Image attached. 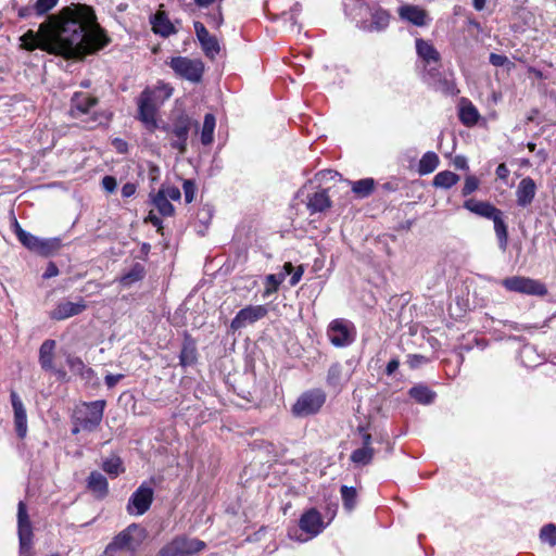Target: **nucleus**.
Instances as JSON below:
<instances>
[{
	"label": "nucleus",
	"mask_w": 556,
	"mask_h": 556,
	"mask_svg": "<svg viewBox=\"0 0 556 556\" xmlns=\"http://www.w3.org/2000/svg\"><path fill=\"white\" fill-rule=\"evenodd\" d=\"M21 40L27 50L38 48L65 59L93 53L109 42L93 8L83 3H71L48 15L37 31H26Z\"/></svg>",
	"instance_id": "f257e3e1"
},
{
	"label": "nucleus",
	"mask_w": 556,
	"mask_h": 556,
	"mask_svg": "<svg viewBox=\"0 0 556 556\" xmlns=\"http://www.w3.org/2000/svg\"><path fill=\"white\" fill-rule=\"evenodd\" d=\"M12 229L17 237L18 241L30 252L37 253L41 256H50L55 254L61 248V241L58 238L41 239L24 230L14 218Z\"/></svg>",
	"instance_id": "f03ea898"
},
{
	"label": "nucleus",
	"mask_w": 556,
	"mask_h": 556,
	"mask_svg": "<svg viewBox=\"0 0 556 556\" xmlns=\"http://www.w3.org/2000/svg\"><path fill=\"white\" fill-rule=\"evenodd\" d=\"M105 404L104 400L81 403L74 410L73 422L80 425L84 431H94L102 421Z\"/></svg>",
	"instance_id": "7ed1b4c3"
},
{
	"label": "nucleus",
	"mask_w": 556,
	"mask_h": 556,
	"mask_svg": "<svg viewBox=\"0 0 556 556\" xmlns=\"http://www.w3.org/2000/svg\"><path fill=\"white\" fill-rule=\"evenodd\" d=\"M206 544L195 538L178 535L166 543L157 556H193L205 549Z\"/></svg>",
	"instance_id": "20e7f679"
},
{
	"label": "nucleus",
	"mask_w": 556,
	"mask_h": 556,
	"mask_svg": "<svg viewBox=\"0 0 556 556\" xmlns=\"http://www.w3.org/2000/svg\"><path fill=\"white\" fill-rule=\"evenodd\" d=\"M167 64L179 78L193 84H199L202 80L204 63L200 59L173 56Z\"/></svg>",
	"instance_id": "39448f33"
},
{
	"label": "nucleus",
	"mask_w": 556,
	"mask_h": 556,
	"mask_svg": "<svg viewBox=\"0 0 556 556\" xmlns=\"http://www.w3.org/2000/svg\"><path fill=\"white\" fill-rule=\"evenodd\" d=\"M17 535L20 556H34L33 526L27 513V506L23 501H20L17 505Z\"/></svg>",
	"instance_id": "423d86ee"
},
{
	"label": "nucleus",
	"mask_w": 556,
	"mask_h": 556,
	"mask_svg": "<svg viewBox=\"0 0 556 556\" xmlns=\"http://www.w3.org/2000/svg\"><path fill=\"white\" fill-rule=\"evenodd\" d=\"M191 127V118L188 115L181 113L176 116L170 124L163 125L162 129L173 137L170 140V147L175 150H178L180 154H185L187 151V140Z\"/></svg>",
	"instance_id": "0eeeda50"
},
{
	"label": "nucleus",
	"mask_w": 556,
	"mask_h": 556,
	"mask_svg": "<svg viewBox=\"0 0 556 556\" xmlns=\"http://www.w3.org/2000/svg\"><path fill=\"white\" fill-rule=\"evenodd\" d=\"M329 341L337 348H344L352 344L356 338L354 324L344 318L332 320L327 328Z\"/></svg>",
	"instance_id": "6e6552de"
},
{
	"label": "nucleus",
	"mask_w": 556,
	"mask_h": 556,
	"mask_svg": "<svg viewBox=\"0 0 556 556\" xmlns=\"http://www.w3.org/2000/svg\"><path fill=\"white\" fill-rule=\"evenodd\" d=\"M153 498L152 482H143L129 497L126 510L131 516H141L150 509Z\"/></svg>",
	"instance_id": "1a4fd4ad"
},
{
	"label": "nucleus",
	"mask_w": 556,
	"mask_h": 556,
	"mask_svg": "<svg viewBox=\"0 0 556 556\" xmlns=\"http://www.w3.org/2000/svg\"><path fill=\"white\" fill-rule=\"evenodd\" d=\"M326 401L324 391L319 389L311 390L303 393L292 407L295 416L305 417L316 414Z\"/></svg>",
	"instance_id": "9d476101"
},
{
	"label": "nucleus",
	"mask_w": 556,
	"mask_h": 556,
	"mask_svg": "<svg viewBox=\"0 0 556 556\" xmlns=\"http://www.w3.org/2000/svg\"><path fill=\"white\" fill-rule=\"evenodd\" d=\"M501 285L508 291L529 295H545L547 293V289L542 282L528 277H508L503 279Z\"/></svg>",
	"instance_id": "9b49d317"
},
{
	"label": "nucleus",
	"mask_w": 556,
	"mask_h": 556,
	"mask_svg": "<svg viewBox=\"0 0 556 556\" xmlns=\"http://www.w3.org/2000/svg\"><path fill=\"white\" fill-rule=\"evenodd\" d=\"M300 529L305 532L307 535L305 538L296 536L291 530L289 531V536L294 538L300 542H306L307 540L318 535L324 529V521L320 513L311 508L305 511L299 521Z\"/></svg>",
	"instance_id": "f8f14e48"
},
{
	"label": "nucleus",
	"mask_w": 556,
	"mask_h": 556,
	"mask_svg": "<svg viewBox=\"0 0 556 556\" xmlns=\"http://www.w3.org/2000/svg\"><path fill=\"white\" fill-rule=\"evenodd\" d=\"M267 314L268 309L265 305H249L237 313L230 323V329L237 331L247 325L263 319Z\"/></svg>",
	"instance_id": "ddd939ff"
},
{
	"label": "nucleus",
	"mask_w": 556,
	"mask_h": 556,
	"mask_svg": "<svg viewBox=\"0 0 556 556\" xmlns=\"http://www.w3.org/2000/svg\"><path fill=\"white\" fill-rule=\"evenodd\" d=\"M147 530L139 523H131L114 536L117 542L124 544L128 549L137 554V551L147 539Z\"/></svg>",
	"instance_id": "4468645a"
},
{
	"label": "nucleus",
	"mask_w": 556,
	"mask_h": 556,
	"mask_svg": "<svg viewBox=\"0 0 556 556\" xmlns=\"http://www.w3.org/2000/svg\"><path fill=\"white\" fill-rule=\"evenodd\" d=\"M56 342L52 339H47L39 348V364L45 371L54 372L59 378L64 379L66 372L62 368H56L54 365V350Z\"/></svg>",
	"instance_id": "2eb2a0df"
},
{
	"label": "nucleus",
	"mask_w": 556,
	"mask_h": 556,
	"mask_svg": "<svg viewBox=\"0 0 556 556\" xmlns=\"http://www.w3.org/2000/svg\"><path fill=\"white\" fill-rule=\"evenodd\" d=\"M86 308L87 304L83 298H79L77 302L60 301L49 313V317L53 320H64L81 314Z\"/></svg>",
	"instance_id": "dca6fc26"
},
{
	"label": "nucleus",
	"mask_w": 556,
	"mask_h": 556,
	"mask_svg": "<svg viewBox=\"0 0 556 556\" xmlns=\"http://www.w3.org/2000/svg\"><path fill=\"white\" fill-rule=\"evenodd\" d=\"M159 108L160 106L148 97V93L141 92L138 100V116L151 131L157 127L156 112Z\"/></svg>",
	"instance_id": "f3484780"
},
{
	"label": "nucleus",
	"mask_w": 556,
	"mask_h": 556,
	"mask_svg": "<svg viewBox=\"0 0 556 556\" xmlns=\"http://www.w3.org/2000/svg\"><path fill=\"white\" fill-rule=\"evenodd\" d=\"M397 14L402 21L408 22L414 26L424 27L428 25L431 18L428 12L416 4H403L397 9Z\"/></svg>",
	"instance_id": "a211bd4d"
},
{
	"label": "nucleus",
	"mask_w": 556,
	"mask_h": 556,
	"mask_svg": "<svg viewBox=\"0 0 556 556\" xmlns=\"http://www.w3.org/2000/svg\"><path fill=\"white\" fill-rule=\"evenodd\" d=\"M194 30L204 54L212 60L215 59L220 50L216 37L212 36L201 22H194Z\"/></svg>",
	"instance_id": "6ab92c4d"
},
{
	"label": "nucleus",
	"mask_w": 556,
	"mask_h": 556,
	"mask_svg": "<svg viewBox=\"0 0 556 556\" xmlns=\"http://www.w3.org/2000/svg\"><path fill=\"white\" fill-rule=\"evenodd\" d=\"M98 103L96 97L85 92H75L71 100V115L74 118H80L91 113V109Z\"/></svg>",
	"instance_id": "aec40b11"
},
{
	"label": "nucleus",
	"mask_w": 556,
	"mask_h": 556,
	"mask_svg": "<svg viewBox=\"0 0 556 556\" xmlns=\"http://www.w3.org/2000/svg\"><path fill=\"white\" fill-rule=\"evenodd\" d=\"M11 403L14 410V425L16 433L20 438H24L27 432V415L26 409L18 394L15 391L11 392Z\"/></svg>",
	"instance_id": "412c9836"
},
{
	"label": "nucleus",
	"mask_w": 556,
	"mask_h": 556,
	"mask_svg": "<svg viewBox=\"0 0 556 556\" xmlns=\"http://www.w3.org/2000/svg\"><path fill=\"white\" fill-rule=\"evenodd\" d=\"M536 193V185L530 177L520 180L516 190L517 204L521 207L530 205Z\"/></svg>",
	"instance_id": "4be33fe9"
},
{
	"label": "nucleus",
	"mask_w": 556,
	"mask_h": 556,
	"mask_svg": "<svg viewBox=\"0 0 556 556\" xmlns=\"http://www.w3.org/2000/svg\"><path fill=\"white\" fill-rule=\"evenodd\" d=\"M464 207L481 217L493 219L498 216L502 211L495 207L493 204L486 201L467 200L464 203Z\"/></svg>",
	"instance_id": "5701e85b"
},
{
	"label": "nucleus",
	"mask_w": 556,
	"mask_h": 556,
	"mask_svg": "<svg viewBox=\"0 0 556 556\" xmlns=\"http://www.w3.org/2000/svg\"><path fill=\"white\" fill-rule=\"evenodd\" d=\"M458 117L465 126L472 127L478 123L480 114L471 101L462 98L458 105Z\"/></svg>",
	"instance_id": "b1692460"
},
{
	"label": "nucleus",
	"mask_w": 556,
	"mask_h": 556,
	"mask_svg": "<svg viewBox=\"0 0 556 556\" xmlns=\"http://www.w3.org/2000/svg\"><path fill=\"white\" fill-rule=\"evenodd\" d=\"M151 24L153 31L163 37H168L177 31L174 24L170 22L164 11H157L151 17Z\"/></svg>",
	"instance_id": "393cba45"
},
{
	"label": "nucleus",
	"mask_w": 556,
	"mask_h": 556,
	"mask_svg": "<svg viewBox=\"0 0 556 556\" xmlns=\"http://www.w3.org/2000/svg\"><path fill=\"white\" fill-rule=\"evenodd\" d=\"M87 488L96 494L98 498H104L109 493V483L106 478L99 471L90 472L87 479Z\"/></svg>",
	"instance_id": "a878e982"
},
{
	"label": "nucleus",
	"mask_w": 556,
	"mask_h": 556,
	"mask_svg": "<svg viewBox=\"0 0 556 556\" xmlns=\"http://www.w3.org/2000/svg\"><path fill=\"white\" fill-rule=\"evenodd\" d=\"M416 51L427 65L440 62V53L432 43L421 38L416 39Z\"/></svg>",
	"instance_id": "bb28decb"
},
{
	"label": "nucleus",
	"mask_w": 556,
	"mask_h": 556,
	"mask_svg": "<svg viewBox=\"0 0 556 556\" xmlns=\"http://www.w3.org/2000/svg\"><path fill=\"white\" fill-rule=\"evenodd\" d=\"M331 206V201L326 190L315 192L308 198L307 208L313 213H320Z\"/></svg>",
	"instance_id": "cd10ccee"
},
{
	"label": "nucleus",
	"mask_w": 556,
	"mask_h": 556,
	"mask_svg": "<svg viewBox=\"0 0 556 556\" xmlns=\"http://www.w3.org/2000/svg\"><path fill=\"white\" fill-rule=\"evenodd\" d=\"M143 93H148V97L161 106L167 99L173 94V87L168 84L161 83L153 89H144Z\"/></svg>",
	"instance_id": "c85d7f7f"
},
{
	"label": "nucleus",
	"mask_w": 556,
	"mask_h": 556,
	"mask_svg": "<svg viewBox=\"0 0 556 556\" xmlns=\"http://www.w3.org/2000/svg\"><path fill=\"white\" fill-rule=\"evenodd\" d=\"M494 224V231L498 241L500 249L505 252L508 245V230L504 220V213H498L496 218L492 219Z\"/></svg>",
	"instance_id": "c756f323"
},
{
	"label": "nucleus",
	"mask_w": 556,
	"mask_h": 556,
	"mask_svg": "<svg viewBox=\"0 0 556 556\" xmlns=\"http://www.w3.org/2000/svg\"><path fill=\"white\" fill-rule=\"evenodd\" d=\"M146 275L144 266L140 263H136L131 268L119 278V283L123 287H130L135 282L143 279Z\"/></svg>",
	"instance_id": "7c9ffc66"
},
{
	"label": "nucleus",
	"mask_w": 556,
	"mask_h": 556,
	"mask_svg": "<svg viewBox=\"0 0 556 556\" xmlns=\"http://www.w3.org/2000/svg\"><path fill=\"white\" fill-rule=\"evenodd\" d=\"M197 362V348L192 340L186 339L184 341L180 355L179 364L182 367L191 366Z\"/></svg>",
	"instance_id": "2f4dec72"
},
{
	"label": "nucleus",
	"mask_w": 556,
	"mask_h": 556,
	"mask_svg": "<svg viewBox=\"0 0 556 556\" xmlns=\"http://www.w3.org/2000/svg\"><path fill=\"white\" fill-rule=\"evenodd\" d=\"M409 395L419 404H431L434 401L435 392L428 387L419 384L409 390Z\"/></svg>",
	"instance_id": "473e14b6"
},
{
	"label": "nucleus",
	"mask_w": 556,
	"mask_h": 556,
	"mask_svg": "<svg viewBox=\"0 0 556 556\" xmlns=\"http://www.w3.org/2000/svg\"><path fill=\"white\" fill-rule=\"evenodd\" d=\"M102 469L111 478H116L125 471L123 462L117 455H112L111 457L104 459L102 463Z\"/></svg>",
	"instance_id": "72a5a7b5"
},
{
	"label": "nucleus",
	"mask_w": 556,
	"mask_h": 556,
	"mask_svg": "<svg viewBox=\"0 0 556 556\" xmlns=\"http://www.w3.org/2000/svg\"><path fill=\"white\" fill-rule=\"evenodd\" d=\"M459 180V176L450 170H443L438 173L433 178V186L438 188L448 189L456 185Z\"/></svg>",
	"instance_id": "f704fd0d"
},
{
	"label": "nucleus",
	"mask_w": 556,
	"mask_h": 556,
	"mask_svg": "<svg viewBox=\"0 0 556 556\" xmlns=\"http://www.w3.org/2000/svg\"><path fill=\"white\" fill-rule=\"evenodd\" d=\"M152 203L162 216H172L175 212L173 204L163 192L157 191L152 198Z\"/></svg>",
	"instance_id": "c9c22d12"
},
{
	"label": "nucleus",
	"mask_w": 556,
	"mask_h": 556,
	"mask_svg": "<svg viewBox=\"0 0 556 556\" xmlns=\"http://www.w3.org/2000/svg\"><path fill=\"white\" fill-rule=\"evenodd\" d=\"M439 157L434 152H427L419 161L418 172L421 175L432 173L439 165Z\"/></svg>",
	"instance_id": "e433bc0d"
},
{
	"label": "nucleus",
	"mask_w": 556,
	"mask_h": 556,
	"mask_svg": "<svg viewBox=\"0 0 556 556\" xmlns=\"http://www.w3.org/2000/svg\"><path fill=\"white\" fill-rule=\"evenodd\" d=\"M346 377L343 375V368L340 364L336 363L329 367L327 375V382L333 388H341L345 382Z\"/></svg>",
	"instance_id": "4c0bfd02"
},
{
	"label": "nucleus",
	"mask_w": 556,
	"mask_h": 556,
	"mask_svg": "<svg viewBox=\"0 0 556 556\" xmlns=\"http://www.w3.org/2000/svg\"><path fill=\"white\" fill-rule=\"evenodd\" d=\"M374 458V448L370 446H363L361 448H356L351 454V462L356 465H368L371 463Z\"/></svg>",
	"instance_id": "58836bf2"
},
{
	"label": "nucleus",
	"mask_w": 556,
	"mask_h": 556,
	"mask_svg": "<svg viewBox=\"0 0 556 556\" xmlns=\"http://www.w3.org/2000/svg\"><path fill=\"white\" fill-rule=\"evenodd\" d=\"M214 129H215V117L213 114L208 113L204 116L202 131H201V142L204 146L212 143Z\"/></svg>",
	"instance_id": "ea45409f"
},
{
	"label": "nucleus",
	"mask_w": 556,
	"mask_h": 556,
	"mask_svg": "<svg viewBox=\"0 0 556 556\" xmlns=\"http://www.w3.org/2000/svg\"><path fill=\"white\" fill-rule=\"evenodd\" d=\"M66 363L70 369L76 375H80L81 377L88 378L90 375L93 374V370L89 367H86L81 358L77 356L68 355L66 358Z\"/></svg>",
	"instance_id": "a19ab883"
},
{
	"label": "nucleus",
	"mask_w": 556,
	"mask_h": 556,
	"mask_svg": "<svg viewBox=\"0 0 556 556\" xmlns=\"http://www.w3.org/2000/svg\"><path fill=\"white\" fill-rule=\"evenodd\" d=\"M104 556H138L131 549H128L124 544L117 542L116 539L113 538L111 543L106 546L104 551Z\"/></svg>",
	"instance_id": "79ce46f5"
},
{
	"label": "nucleus",
	"mask_w": 556,
	"mask_h": 556,
	"mask_svg": "<svg viewBox=\"0 0 556 556\" xmlns=\"http://www.w3.org/2000/svg\"><path fill=\"white\" fill-rule=\"evenodd\" d=\"M390 22V14L387 10H383L381 8L376 9L371 14V24L372 26L378 29H384Z\"/></svg>",
	"instance_id": "37998d69"
},
{
	"label": "nucleus",
	"mask_w": 556,
	"mask_h": 556,
	"mask_svg": "<svg viewBox=\"0 0 556 556\" xmlns=\"http://www.w3.org/2000/svg\"><path fill=\"white\" fill-rule=\"evenodd\" d=\"M375 187V181L371 178L357 180L353 184L352 190L359 197L364 198L369 195Z\"/></svg>",
	"instance_id": "c03bdc74"
},
{
	"label": "nucleus",
	"mask_w": 556,
	"mask_h": 556,
	"mask_svg": "<svg viewBox=\"0 0 556 556\" xmlns=\"http://www.w3.org/2000/svg\"><path fill=\"white\" fill-rule=\"evenodd\" d=\"M343 505L348 510H352L356 504L357 493L353 486L342 485L340 489Z\"/></svg>",
	"instance_id": "a18cd8bd"
},
{
	"label": "nucleus",
	"mask_w": 556,
	"mask_h": 556,
	"mask_svg": "<svg viewBox=\"0 0 556 556\" xmlns=\"http://www.w3.org/2000/svg\"><path fill=\"white\" fill-rule=\"evenodd\" d=\"M58 3L59 0H36L31 10H34L36 16H42L55 8Z\"/></svg>",
	"instance_id": "49530a36"
},
{
	"label": "nucleus",
	"mask_w": 556,
	"mask_h": 556,
	"mask_svg": "<svg viewBox=\"0 0 556 556\" xmlns=\"http://www.w3.org/2000/svg\"><path fill=\"white\" fill-rule=\"evenodd\" d=\"M266 290L264 292V296H268L269 294L276 292L279 286L285 280V274H270L266 276Z\"/></svg>",
	"instance_id": "de8ad7c7"
},
{
	"label": "nucleus",
	"mask_w": 556,
	"mask_h": 556,
	"mask_svg": "<svg viewBox=\"0 0 556 556\" xmlns=\"http://www.w3.org/2000/svg\"><path fill=\"white\" fill-rule=\"evenodd\" d=\"M540 539L551 546L556 545V526L554 523L545 525L540 531Z\"/></svg>",
	"instance_id": "09e8293b"
},
{
	"label": "nucleus",
	"mask_w": 556,
	"mask_h": 556,
	"mask_svg": "<svg viewBox=\"0 0 556 556\" xmlns=\"http://www.w3.org/2000/svg\"><path fill=\"white\" fill-rule=\"evenodd\" d=\"M182 189H184V193H185V201L187 203H191L194 199L195 191H197L195 184L190 179H186V180H184Z\"/></svg>",
	"instance_id": "8fccbe9b"
},
{
	"label": "nucleus",
	"mask_w": 556,
	"mask_h": 556,
	"mask_svg": "<svg viewBox=\"0 0 556 556\" xmlns=\"http://www.w3.org/2000/svg\"><path fill=\"white\" fill-rule=\"evenodd\" d=\"M479 187V180L475 176H467L462 190L464 197L471 194Z\"/></svg>",
	"instance_id": "3c124183"
},
{
	"label": "nucleus",
	"mask_w": 556,
	"mask_h": 556,
	"mask_svg": "<svg viewBox=\"0 0 556 556\" xmlns=\"http://www.w3.org/2000/svg\"><path fill=\"white\" fill-rule=\"evenodd\" d=\"M160 192H163V194L168 199L173 201H178L181 197V192L179 188L175 186H162L159 189Z\"/></svg>",
	"instance_id": "603ef678"
},
{
	"label": "nucleus",
	"mask_w": 556,
	"mask_h": 556,
	"mask_svg": "<svg viewBox=\"0 0 556 556\" xmlns=\"http://www.w3.org/2000/svg\"><path fill=\"white\" fill-rule=\"evenodd\" d=\"M489 60L492 65L497 67L504 66L509 63V60L506 55L497 53H491Z\"/></svg>",
	"instance_id": "864d4df0"
},
{
	"label": "nucleus",
	"mask_w": 556,
	"mask_h": 556,
	"mask_svg": "<svg viewBox=\"0 0 556 556\" xmlns=\"http://www.w3.org/2000/svg\"><path fill=\"white\" fill-rule=\"evenodd\" d=\"M426 362H427V357H425L422 355H417V354L408 355V359H407V363L410 368H417L420 365L425 364Z\"/></svg>",
	"instance_id": "5fc2aeb1"
},
{
	"label": "nucleus",
	"mask_w": 556,
	"mask_h": 556,
	"mask_svg": "<svg viewBox=\"0 0 556 556\" xmlns=\"http://www.w3.org/2000/svg\"><path fill=\"white\" fill-rule=\"evenodd\" d=\"M117 182L113 176H104L102 179V187L108 192H113L116 189Z\"/></svg>",
	"instance_id": "6e6d98bb"
},
{
	"label": "nucleus",
	"mask_w": 556,
	"mask_h": 556,
	"mask_svg": "<svg viewBox=\"0 0 556 556\" xmlns=\"http://www.w3.org/2000/svg\"><path fill=\"white\" fill-rule=\"evenodd\" d=\"M303 273H304V268L302 265L294 268V270L291 274L290 281H289L291 287H294L300 282L302 276H303Z\"/></svg>",
	"instance_id": "4d7b16f0"
},
{
	"label": "nucleus",
	"mask_w": 556,
	"mask_h": 556,
	"mask_svg": "<svg viewBox=\"0 0 556 556\" xmlns=\"http://www.w3.org/2000/svg\"><path fill=\"white\" fill-rule=\"evenodd\" d=\"M124 378V375L122 374H117V375H113V374H109L105 376V384L108 386V388H113L115 387L122 379Z\"/></svg>",
	"instance_id": "13d9d810"
},
{
	"label": "nucleus",
	"mask_w": 556,
	"mask_h": 556,
	"mask_svg": "<svg viewBox=\"0 0 556 556\" xmlns=\"http://www.w3.org/2000/svg\"><path fill=\"white\" fill-rule=\"evenodd\" d=\"M58 275H59V268L56 267V265L54 263L51 262L48 264L42 277L45 279H49V278L55 277Z\"/></svg>",
	"instance_id": "bf43d9fd"
},
{
	"label": "nucleus",
	"mask_w": 556,
	"mask_h": 556,
	"mask_svg": "<svg viewBox=\"0 0 556 556\" xmlns=\"http://www.w3.org/2000/svg\"><path fill=\"white\" fill-rule=\"evenodd\" d=\"M137 187L132 182H127L122 187V195L124 198H129L136 193Z\"/></svg>",
	"instance_id": "052dcab7"
},
{
	"label": "nucleus",
	"mask_w": 556,
	"mask_h": 556,
	"mask_svg": "<svg viewBox=\"0 0 556 556\" xmlns=\"http://www.w3.org/2000/svg\"><path fill=\"white\" fill-rule=\"evenodd\" d=\"M300 11V7L299 4L296 3L289 13H286L283 12L282 13V17L285 18V21H289L291 22L292 25H295L296 21H295V14Z\"/></svg>",
	"instance_id": "680f3d73"
},
{
	"label": "nucleus",
	"mask_w": 556,
	"mask_h": 556,
	"mask_svg": "<svg viewBox=\"0 0 556 556\" xmlns=\"http://www.w3.org/2000/svg\"><path fill=\"white\" fill-rule=\"evenodd\" d=\"M439 83H440V88H441L443 91H445V92H447V93H453V92H454V90H455V85H454V83H453V81H450V80H447V79H443V80L439 79Z\"/></svg>",
	"instance_id": "e2e57ef3"
},
{
	"label": "nucleus",
	"mask_w": 556,
	"mask_h": 556,
	"mask_svg": "<svg viewBox=\"0 0 556 556\" xmlns=\"http://www.w3.org/2000/svg\"><path fill=\"white\" fill-rule=\"evenodd\" d=\"M399 366H400V362H399V359H396V358L391 359V361L387 364V367H386V374H387L388 376H391L392 374H394V372L397 370Z\"/></svg>",
	"instance_id": "0e129e2a"
},
{
	"label": "nucleus",
	"mask_w": 556,
	"mask_h": 556,
	"mask_svg": "<svg viewBox=\"0 0 556 556\" xmlns=\"http://www.w3.org/2000/svg\"><path fill=\"white\" fill-rule=\"evenodd\" d=\"M146 222H150L153 226L157 227L160 230L162 228V220L159 216H156L153 212H150Z\"/></svg>",
	"instance_id": "69168bd1"
},
{
	"label": "nucleus",
	"mask_w": 556,
	"mask_h": 556,
	"mask_svg": "<svg viewBox=\"0 0 556 556\" xmlns=\"http://www.w3.org/2000/svg\"><path fill=\"white\" fill-rule=\"evenodd\" d=\"M113 146L115 147V149L119 152V153H125L127 152V143L122 140V139H114L113 140Z\"/></svg>",
	"instance_id": "338daca9"
},
{
	"label": "nucleus",
	"mask_w": 556,
	"mask_h": 556,
	"mask_svg": "<svg viewBox=\"0 0 556 556\" xmlns=\"http://www.w3.org/2000/svg\"><path fill=\"white\" fill-rule=\"evenodd\" d=\"M508 174H509V170H508L507 166L504 163H502V164H500L497 166V168H496V176L498 178L505 179V178H507Z\"/></svg>",
	"instance_id": "774afa93"
}]
</instances>
